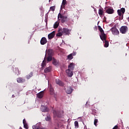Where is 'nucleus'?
I'll return each instance as SVG.
<instances>
[{"label":"nucleus","mask_w":129,"mask_h":129,"mask_svg":"<svg viewBox=\"0 0 129 129\" xmlns=\"http://www.w3.org/2000/svg\"><path fill=\"white\" fill-rule=\"evenodd\" d=\"M63 114V111H56V110H53V119L57 120V118H60Z\"/></svg>","instance_id":"f257e3e1"},{"label":"nucleus","mask_w":129,"mask_h":129,"mask_svg":"<svg viewBox=\"0 0 129 129\" xmlns=\"http://www.w3.org/2000/svg\"><path fill=\"white\" fill-rule=\"evenodd\" d=\"M69 20L68 16H64L61 13H59L57 16V20L59 21H60L61 23H65V22L69 21Z\"/></svg>","instance_id":"f03ea898"},{"label":"nucleus","mask_w":129,"mask_h":129,"mask_svg":"<svg viewBox=\"0 0 129 129\" xmlns=\"http://www.w3.org/2000/svg\"><path fill=\"white\" fill-rule=\"evenodd\" d=\"M125 12V8H121V9H118L117 10V13L118 16H119V19L122 20L123 18V15L124 14Z\"/></svg>","instance_id":"7ed1b4c3"},{"label":"nucleus","mask_w":129,"mask_h":129,"mask_svg":"<svg viewBox=\"0 0 129 129\" xmlns=\"http://www.w3.org/2000/svg\"><path fill=\"white\" fill-rule=\"evenodd\" d=\"M127 31L128 27L127 26H122L121 28H120V32L121 33V34H125Z\"/></svg>","instance_id":"20e7f679"},{"label":"nucleus","mask_w":129,"mask_h":129,"mask_svg":"<svg viewBox=\"0 0 129 129\" xmlns=\"http://www.w3.org/2000/svg\"><path fill=\"white\" fill-rule=\"evenodd\" d=\"M111 31L113 35L117 36L119 34V32L118 29H116V28L112 27V29H111Z\"/></svg>","instance_id":"39448f33"},{"label":"nucleus","mask_w":129,"mask_h":129,"mask_svg":"<svg viewBox=\"0 0 129 129\" xmlns=\"http://www.w3.org/2000/svg\"><path fill=\"white\" fill-rule=\"evenodd\" d=\"M47 42V39L46 37H45L44 36L43 37L41 38V39L40 40V44H42V45H44V44H46Z\"/></svg>","instance_id":"423d86ee"},{"label":"nucleus","mask_w":129,"mask_h":129,"mask_svg":"<svg viewBox=\"0 0 129 129\" xmlns=\"http://www.w3.org/2000/svg\"><path fill=\"white\" fill-rule=\"evenodd\" d=\"M65 90L68 94H71L74 90L71 87H67V89H65Z\"/></svg>","instance_id":"0eeeda50"},{"label":"nucleus","mask_w":129,"mask_h":129,"mask_svg":"<svg viewBox=\"0 0 129 129\" xmlns=\"http://www.w3.org/2000/svg\"><path fill=\"white\" fill-rule=\"evenodd\" d=\"M61 32L62 34H66V35H69L70 34V30L66 28H63L62 30H61Z\"/></svg>","instance_id":"6e6552de"},{"label":"nucleus","mask_w":129,"mask_h":129,"mask_svg":"<svg viewBox=\"0 0 129 129\" xmlns=\"http://www.w3.org/2000/svg\"><path fill=\"white\" fill-rule=\"evenodd\" d=\"M55 83L57 85H59V86H60V87H63L64 86V84L63 82H62L61 81H60L59 79H56L55 80Z\"/></svg>","instance_id":"1a4fd4ad"},{"label":"nucleus","mask_w":129,"mask_h":129,"mask_svg":"<svg viewBox=\"0 0 129 129\" xmlns=\"http://www.w3.org/2000/svg\"><path fill=\"white\" fill-rule=\"evenodd\" d=\"M106 13H108V14H113L114 12V10L113 8H108L106 10Z\"/></svg>","instance_id":"9d476101"},{"label":"nucleus","mask_w":129,"mask_h":129,"mask_svg":"<svg viewBox=\"0 0 129 129\" xmlns=\"http://www.w3.org/2000/svg\"><path fill=\"white\" fill-rule=\"evenodd\" d=\"M66 72L68 75L69 77H71L73 76V72H72L70 68H68V70L66 71Z\"/></svg>","instance_id":"9b49d317"},{"label":"nucleus","mask_w":129,"mask_h":129,"mask_svg":"<svg viewBox=\"0 0 129 129\" xmlns=\"http://www.w3.org/2000/svg\"><path fill=\"white\" fill-rule=\"evenodd\" d=\"M55 31H53V32H52V33H50V34H48V39H51L52 38H54V37H55Z\"/></svg>","instance_id":"f8f14e48"},{"label":"nucleus","mask_w":129,"mask_h":129,"mask_svg":"<svg viewBox=\"0 0 129 129\" xmlns=\"http://www.w3.org/2000/svg\"><path fill=\"white\" fill-rule=\"evenodd\" d=\"M68 68H69L72 71V72H73V70H74L75 68V64L74 62L70 63V65L68 66Z\"/></svg>","instance_id":"ddd939ff"},{"label":"nucleus","mask_w":129,"mask_h":129,"mask_svg":"<svg viewBox=\"0 0 129 129\" xmlns=\"http://www.w3.org/2000/svg\"><path fill=\"white\" fill-rule=\"evenodd\" d=\"M41 109L42 112H48L49 111V108L47 106H41Z\"/></svg>","instance_id":"4468645a"},{"label":"nucleus","mask_w":129,"mask_h":129,"mask_svg":"<svg viewBox=\"0 0 129 129\" xmlns=\"http://www.w3.org/2000/svg\"><path fill=\"white\" fill-rule=\"evenodd\" d=\"M77 52H73V53H70V54L68 55V58L70 60H72L74 58V56H75L76 55Z\"/></svg>","instance_id":"2eb2a0df"},{"label":"nucleus","mask_w":129,"mask_h":129,"mask_svg":"<svg viewBox=\"0 0 129 129\" xmlns=\"http://www.w3.org/2000/svg\"><path fill=\"white\" fill-rule=\"evenodd\" d=\"M100 37L102 40H105L106 39V35L103 30H102V35L100 36Z\"/></svg>","instance_id":"dca6fc26"},{"label":"nucleus","mask_w":129,"mask_h":129,"mask_svg":"<svg viewBox=\"0 0 129 129\" xmlns=\"http://www.w3.org/2000/svg\"><path fill=\"white\" fill-rule=\"evenodd\" d=\"M52 64L55 66L59 65V62L55 58H52Z\"/></svg>","instance_id":"f3484780"},{"label":"nucleus","mask_w":129,"mask_h":129,"mask_svg":"<svg viewBox=\"0 0 129 129\" xmlns=\"http://www.w3.org/2000/svg\"><path fill=\"white\" fill-rule=\"evenodd\" d=\"M44 95V91H40V92H39L37 94V96L38 98H42L43 96Z\"/></svg>","instance_id":"a211bd4d"},{"label":"nucleus","mask_w":129,"mask_h":129,"mask_svg":"<svg viewBox=\"0 0 129 129\" xmlns=\"http://www.w3.org/2000/svg\"><path fill=\"white\" fill-rule=\"evenodd\" d=\"M24 82H25V79H23V78H21V77L17 78L18 83H24Z\"/></svg>","instance_id":"6ab92c4d"},{"label":"nucleus","mask_w":129,"mask_h":129,"mask_svg":"<svg viewBox=\"0 0 129 129\" xmlns=\"http://www.w3.org/2000/svg\"><path fill=\"white\" fill-rule=\"evenodd\" d=\"M47 53L48 55H50L51 57H52L53 54V49H48Z\"/></svg>","instance_id":"aec40b11"},{"label":"nucleus","mask_w":129,"mask_h":129,"mask_svg":"<svg viewBox=\"0 0 129 129\" xmlns=\"http://www.w3.org/2000/svg\"><path fill=\"white\" fill-rule=\"evenodd\" d=\"M67 4V0H62V5L61 6V9H62V8H65V5Z\"/></svg>","instance_id":"412c9836"},{"label":"nucleus","mask_w":129,"mask_h":129,"mask_svg":"<svg viewBox=\"0 0 129 129\" xmlns=\"http://www.w3.org/2000/svg\"><path fill=\"white\" fill-rule=\"evenodd\" d=\"M59 25V22H58V21L55 22L53 24V28L54 29H56L57 28H58Z\"/></svg>","instance_id":"4be33fe9"},{"label":"nucleus","mask_w":129,"mask_h":129,"mask_svg":"<svg viewBox=\"0 0 129 129\" xmlns=\"http://www.w3.org/2000/svg\"><path fill=\"white\" fill-rule=\"evenodd\" d=\"M51 70V68L50 67H47L44 69V73H48V72H50Z\"/></svg>","instance_id":"5701e85b"},{"label":"nucleus","mask_w":129,"mask_h":129,"mask_svg":"<svg viewBox=\"0 0 129 129\" xmlns=\"http://www.w3.org/2000/svg\"><path fill=\"white\" fill-rule=\"evenodd\" d=\"M33 72H31V73L30 74H29V75H27L26 76V78H27V79H30V78L33 77Z\"/></svg>","instance_id":"b1692460"},{"label":"nucleus","mask_w":129,"mask_h":129,"mask_svg":"<svg viewBox=\"0 0 129 129\" xmlns=\"http://www.w3.org/2000/svg\"><path fill=\"white\" fill-rule=\"evenodd\" d=\"M104 11L103 9H99L98 14L100 16L103 15Z\"/></svg>","instance_id":"393cba45"},{"label":"nucleus","mask_w":129,"mask_h":129,"mask_svg":"<svg viewBox=\"0 0 129 129\" xmlns=\"http://www.w3.org/2000/svg\"><path fill=\"white\" fill-rule=\"evenodd\" d=\"M33 129H47L45 128L41 127V126H38V125H34L33 126Z\"/></svg>","instance_id":"a878e982"},{"label":"nucleus","mask_w":129,"mask_h":129,"mask_svg":"<svg viewBox=\"0 0 129 129\" xmlns=\"http://www.w3.org/2000/svg\"><path fill=\"white\" fill-rule=\"evenodd\" d=\"M98 28L99 31L101 33V35H100V36H102V33H103V30L102 28H101V26H98Z\"/></svg>","instance_id":"bb28decb"},{"label":"nucleus","mask_w":129,"mask_h":129,"mask_svg":"<svg viewBox=\"0 0 129 129\" xmlns=\"http://www.w3.org/2000/svg\"><path fill=\"white\" fill-rule=\"evenodd\" d=\"M46 60H45L44 59V60H43V62L41 63V66H42V68H44L45 67V66H46Z\"/></svg>","instance_id":"cd10ccee"},{"label":"nucleus","mask_w":129,"mask_h":129,"mask_svg":"<svg viewBox=\"0 0 129 129\" xmlns=\"http://www.w3.org/2000/svg\"><path fill=\"white\" fill-rule=\"evenodd\" d=\"M52 60H53L52 57H51V56H50V55H48V56L47 58V61L48 62H50Z\"/></svg>","instance_id":"c85d7f7f"},{"label":"nucleus","mask_w":129,"mask_h":129,"mask_svg":"<svg viewBox=\"0 0 129 129\" xmlns=\"http://www.w3.org/2000/svg\"><path fill=\"white\" fill-rule=\"evenodd\" d=\"M45 121H51V118L50 116V115H48L45 118Z\"/></svg>","instance_id":"c756f323"},{"label":"nucleus","mask_w":129,"mask_h":129,"mask_svg":"<svg viewBox=\"0 0 129 129\" xmlns=\"http://www.w3.org/2000/svg\"><path fill=\"white\" fill-rule=\"evenodd\" d=\"M105 47H108L109 46V42L106 40V39L105 40V44H104Z\"/></svg>","instance_id":"7c9ffc66"},{"label":"nucleus","mask_w":129,"mask_h":129,"mask_svg":"<svg viewBox=\"0 0 129 129\" xmlns=\"http://www.w3.org/2000/svg\"><path fill=\"white\" fill-rule=\"evenodd\" d=\"M15 73L18 75H20V72L19 68H15Z\"/></svg>","instance_id":"2f4dec72"},{"label":"nucleus","mask_w":129,"mask_h":129,"mask_svg":"<svg viewBox=\"0 0 129 129\" xmlns=\"http://www.w3.org/2000/svg\"><path fill=\"white\" fill-rule=\"evenodd\" d=\"M98 122V119H95L94 121V124L97 126V123Z\"/></svg>","instance_id":"473e14b6"},{"label":"nucleus","mask_w":129,"mask_h":129,"mask_svg":"<svg viewBox=\"0 0 129 129\" xmlns=\"http://www.w3.org/2000/svg\"><path fill=\"white\" fill-rule=\"evenodd\" d=\"M63 35V33H57V34H56V37H61Z\"/></svg>","instance_id":"72a5a7b5"},{"label":"nucleus","mask_w":129,"mask_h":129,"mask_svg":"<svg viewBox=\"0 0 129 129\" xmlns=\"http://www.w3.org/2000/svg\"><path fill=\"white\" fill-rule=\"evenodd\" d=\"M74 123L76 127L77 128L79 127V123L78 121H75Z\"/></svg>","instance_id":"f704fd0d"},{"label":"nucleus","mask_w":129,"mask_h":129,"mask_svg":"<svg viewBox=\"0 0 129 129\" xmlns=\"http://www.w3.org/2000/svg\"><path fill=\"white\" fill-rule=\"evenodd\" d=\"M55 9V6H51V7H50V10H51V11H54Z\"/></svg>","instance_id":"c9c22d12"},{"label":"nucleus","mask_w":129,"mask_h":129,"mask_svg":"<svg viewBox=\"0 0 129 129\" xmlns=\"http://www.w3.org/2000/svg\"><path fill=\"white\" fill-rule=\"evenodd\" d=\"M24 127L25 128H28V124H27V123L26 121L25 124H24Z\"/></svg>","instance_id":"e433bc0d"},{"label":"nucleus","mask_w":129,"mask_h":129,"mask_svg":"<svg viewBox=\"0 0 129 129\" xmlns=\"http://www.w3.org/2000/svg\"><path fill=\"white\" fill-rule=\"evenodd\" d=\"M50 91L51 92V94H52L53 93L54 90L52 88H50Z\"/></svg>","instance_id":"4c0bfd02"},{"label":"nucleus","mask_w":129,"mask_h":129,"mask_svg":"<svg viewBox=\"0 0 129 129\" xmlns=\"http://www.w3.org/2000/svg\"><path fill=\"white\" fill-rule=\"evenodd\" d=\"M117 128H118V125L116 124V125H114V126L113 127L112 129H117Z\"/></svg>","instance_id":"58836bf2"},{"label":"nucleus","mask_w":129,"mask_h":129,"mask_svg":"<svg viewBox=\"0 0 129 129\" xmlns=\"http://www.w3.org/2000/svg\"><path fill=\"white\" fill-rule=\"evenodd\" d=\"M62 125H63V124H61V123H58V124H57V126L58 127H60V126H62Z\"/></svg>","instance_id":"ea45409f"},{"label":"nucleus","mask_w":129,"mask_h":129,"mask_svg":"<svg viewBox=\"0 0 129 129\" xmlns=\"http://www.w3.org/2000/svg\"><path fill=\"white\" fill-rule=\"evenodd\" d=\"M26 122V119H23V124H24V127H25V124Z\"/></svg>","instance_id":"a19ab883"},{"label":"nucleus","mask_w":129,"mask_h":129,"mask_svg":"<svg viewBox=\"0 0 129 129\" xmlns=\"http://www.w3.org/2000/svg\"><path fill=\"white\" fill-rule=\"evenodd\" d=\"M12 97H15L14 94H13V95H12Z\"/></svg>","instance_id":"79ce46f5"},{"label":"nucleus","mask_w":129,"mask_h":129,"mask_svg":"<svg viewBox=\"0 0 129 129\" xmlns=\"http://www.w3.org/2000/svg\"><path fill=\"white\" fill-rule=\"evenodd\" d=\"M19 129H23V128H22V126H20Z\"/></svg>","instance_id":"37998d69"},{"label":"nucleus","mask_w":129,"mask_h":129,"mask_svg":"<svg viewBox=\"0 0 129 129\" xmlns=\"http://www.w3.org/2000/svg\"><path fill=\"white\" fill-rule=\"evenodd\" d=\"M55 129H58V128H56V127H55Z\"/></svg>","instance_id":"c03bdc74"},{"label":"nucleus","mask_w":129,"mask_h":129,"mask_svg":"<svg viewBox=\"0 0 129 129\" xmlns=\"http://www.w3.org/2000/svg\"><path fill=\"white\" fill-rule=\"evenodd\" d=\"M51 1V0H49V2H50Z\"/></svg>","instance_id":"a18cd8bd"},{"label":"nucleus","mask_w":129,"mask_h":129,"mask_svg":"<svg viewBox=\"0 0 129 129\" xmlns=\"http://www.w3.org/2000/svg\"><path fill=\"white\" fill-rule=\"evenodd\" d=\"M128 19H129V16H128Z\"/></svg>","instance_id":"49530a36"}]
</instances>
